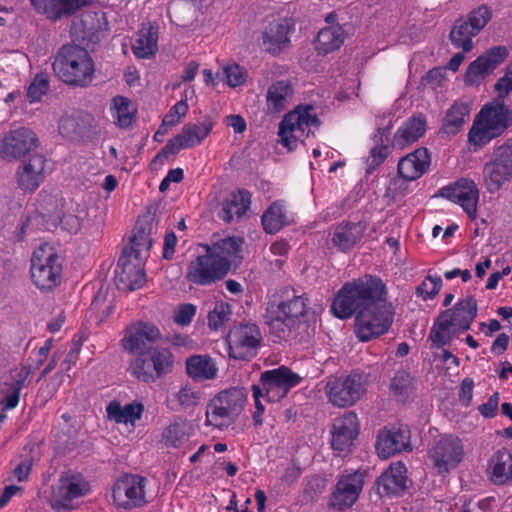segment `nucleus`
Instances as JSON below:
<instances>
[{
	"label": "nucleus",
	"instance_id": "nucleus-1",
	"mask_svg": "<svg viewBox=\"0 0 512 512\" xmlns=\"http://www.w3.org/2000/svg\"><path fill=\"white\" fill-rule=\"evenodd\" d=\"M386 302L385 283L379 277L366 274L346 282L341 287L334 298L331 310L336 317L347 319L359 312L375 309Z\"/></svg>",
	"mask_w": 512,
	"mask_h": 512
},
{
	"label": "nucleus",
	"instance_id": "nucleus-2",
	"mask_svg": "<svg viewBox=\"0 0 512 512\" xmlns=\"http://www.w3.org/2000/svg\"><path fill=\"white\" fill-rule=\"evenodd\" d=\"M279 302H270L264 315L265 322L271 333L279 339L290 336L308 312L309 300L306 294H298L293 288H284Z\"/></svg>",
	"mask_w": 512,
	"mask_h": 512
},
{
	"label": "nucleus",
	"instance_id": "nucleus-3",
	"mask_svg": "<svg viewBox=\"0 0 512 512\" xmlns=\"http://www.w3.org/2000/svg\"><path fill=\"white\" fill-rule=\"evenodd\" d=\"M478 306L474 296L458 301L451 309L441 312L430 330L429 339L433 346L442 348L470 326L477 316Z\"/></svg>",
	"mask_w": 512,
	"mask_h": 512
},
{
	"label": "nucleus",
	"instance_id": "nucleus-4",
	"mask_svg": "<svg viewBox=\"0 0 512 512\" xmlns=\"http://www.w3.org/2000/svg\"><path fill=\"white\" fill-rule=\"evenodd\" d=\"M55 74L71 86L86 87L94 75V62L89 52L78 45H63L53 62Z\"/></svg>",
	"mask_w": 512,
	"mask_h": 512
},
{
	"label": "nucleus",
	"instance_id": "nucleus-5",
	"mask_svg": "<svg viewBox=\"0 0 512 512\" xmlns=\"http://www.w3.org/2000/svg\"><path fill=\"white\" fill-rule=\"evenodd\" d=\"M246 399L244 388L233 387L220 392L207 405L206 424L220 429L228 427L242 412Z\"/></svg>",
	"mask_w": 512,
	"mask_h": 512
},
{
	"label": "nucleus",
	"instance_id": "nucleus-6",
	"mask_svg": "<svg viewBox=\"0 0 512 512\" xmlns=\"http://www.w3.org/2000/svg\"><path fill=\"white\" fill-rule=\"evenodd\" d=\"M173 367L174 356L170 350L156 346L139 353L131 362L129 371L139 381L150 383L172 372Z\"/></svg>",
	"mask_w": 512,
	"mask_h": 512
},
{
	"label": "nucleus",
	"instance_id": "nucleus-7",
	"mask_svg": "<svg viewBox=\"0 0 512 512\" xmlns=\"http://www.w3.org/2000/svg\"><path fill=\"white\" fill-rule=\"evenodd\" d=\"M391 130H377L374 134L373 146L366 159L367 173H372L391 154L394 148L404 149L424 135L425 130H398L391 137Z\"/></svg>",
	"mask_w": 512,
	"mask_h": 512
},
{
	"label": "nucleus",
	"instance_id": "nucleus-8",
	"mask_svg": "<svg viewBox=\"0 0 512 512\" xmlns=\"http://www.w3.org/2000/svg\"><path fill=\"white\" fill-rule=\"evenodd\" d=\"M31 278L41 290H51L61 280V258L48 245H42L33 252L31 259Z\"/></svg>",
	"mask_w": 512,
	"mask_h": 512
},
{
	"label": "nucleus",
	"instance_id": "nucleus-9",
	"mask_svg": "<svg viewBox=\"0 0 512 512\" xmlns=\"http://www.w3.org/2000/svg\"><path fill=\"white\" fill-rule=\"evenodd\" d=\"M329 401L337 407L353 406L366 392V378L353 372L346 376H330L325 385Z\"/></svg>",
	"mask_w": 512,
	"mask_h": 512
},
{
	"label": "nucleus",
	"instance_id": "nucleus-10",
	"mask_svg": "<svg viewBox=\"0 0 512 512\" xmlns=\"http://www.w3.org/2000/svg\"><path fill=\"white\" fill-rule=\"evenodd\" d=\"M427 456L436 473L445 475L455 469L464 457L462 440L452 434L441 435L432 442Z\"/></svg>",
	"mask_w": 512,
	"mask_h": 512
},
{
	"label": "nucleus",
	"instance_id": "nucleus-11",
	"mask_svg": "<svg viewBox=\"0 0 512 512\" xmlns=\"http://www.w3.org/2000/svg\"><path fill=\"white\" fill-rule=\"evenodd\" d=\"M393 322V309L388 302L375 309H368L355 315V330L362 342L370 341L385 334Z\"/></svg>",
	"mask_w": 512,
	"mask_h": 512
},
{
	"label": "nucleus",
	"instance_id": "nucleus-12",
	"mask_svg": "<svg viewBox=\"0 0 512 512\" xmlns=\"http://www.w3.org/2000/svg\"><path fill=\"white\" fill-rule=\"evenodd\" d=\"M512 178V145L504 144L494 150L491 161L485 163L483 180L490 193L501 189Z\"/></svg>",
	"mask_w": 512,
	"mask_h": 512
},
{
	"label": "nucleus",
	"instance_id": "nucleus-13",
	"mask_svg": "<svg viewBox=\"0 0 512 512\" xmlns=\"http://www.w3.org/2000/svg\"><path fill=\"white\" fill-rule=\"evenodd\" d=\"M300 377L285 366L264 371L259 382L252 386H258L260 392L265 395L268 402H278L283 399L290 389L296 386Z\"/></svg>",
	"mask_w": 512,
	"mask_h": 512
},
{
	"label": "nucleus",
	"instance_id": "nucleus-14",
	"mask_svg": "<svg viewBox=\"0 0 512 512\" xmlns=\"http://www.w3.org/2000/svg\"><path fill=\"white\" fill-rule=\"evenodd\" d=\"M228 264L216 259L210 252L199 255L187 267L186 279L199 286H208L224 279Z\"/></svg>",
	"mask_w": 512,
	"mask_h": 512
},
{
	"label": "nucleus",
	"instance_id": "nucleus-15",
	"mask_svg": "<svg viewBox=\"0 0 512 512\" xmlns=\"http://www.w3.org/2000/svg\"><path fill=\"white\" fill-rule=\"evenodd\" d=\"M262 337L255 324L233 327L226 338L229 356L237 360H250L260 346Z\"/></svg>",
	"mask_w": 512,
	"mask_h": 512
},
{
	"label": "nucleus",
	"instance_id": "nucleus-16",
	"mask_svg": "<svg viewBox=\"0 0 512 512\" xmlns=\"http://www.w3.org/2000/svg\"><path fill=\"white\" fill-rule=\"evenodd\" d=\"M295 26L291 19L277 18L264 25L259 37V46L262 51L278 56L291 44V34Z\"/></svg>",
	"mask_w": 512,
	"mask_h": 512
},
{
	"label": "nucleus",
	"instance_id": "nucleus-17",
	"mask_svg": "<svg viewBox=\"0 0 512 512\" xmlns=\"http://www.w3.org/2000/svg\"><path fill=\"white\" fill-rule=\"evenodd\" d=\"M115 282L118 289L135 291L146 283L142 257L134 251L124 249L115 270Z\"/></svg>",
	"mask_w": 512,
	"mask_h": 512
},
{
	"label": "nucleus",
	"instance_id": "nucleus-18",
	"mask_svg": "<svg viewBox=\"0 0 512 512\" xmlns=\"http://www.w3.org/2000/svg\"><path fill=\"white\" fill-rule=\"evenodd\" d=\"M509 56L504 45L493 46L472 61L467 67L464 81L468 86L480 85Z\"/></svg>",
	"mask_w": 512,
	"mask_h": 512
},
{
	"label": "nucleus",
	"instance_id": "nucleus-19",
	"mask_svg": "<svg viewBox=\"0 0 512 512\" xmlns=\"http://www.w3.org/2000/svg\"><path fill=\"white\" fill-rule=\"evenodd\" d=\"M39 139L33 130H9L0 139V158L15 161L34 151Z\"/></svg>",
	"mask_w": 512,
	"mask_h": 512
},
{
	"label": "nucleus",
	"instance_id": "nucleus-20",
	"mask_svg": "<svg viewBox=\"0 0 512 512\" xmlns=\"http://www.w3.org/2000/svg\"><path fill=\"white\" fill-rule=\"evenodd\" d=\"M146 478L140 475H125L113 487L112 497L121 508L132 509L142 507L145 500Z\"/></svg>",
	"mask_w": 512,
	"mask_h": 512
},
{
	"label": "nucleus",
	"instance_id": "nucleus-21",
	"mask_svg": "<svg viewBox=\"0 0 512 512\" xmlns=\"http://www.w3.org/2000/svg\"><path fill=\"white\" fill-rule=\"evenodd\" d=\"M439 195L460 204L472 220L476 219L479 189L473 180L462 178L453 185L441 188Z\"/></svg>",
	"mask_w": 512,
	"mask_h": 512
},
{
	"label": "nucleus",
	"instance_id": "nucleus-22",
	"mask_svg": "<svg viewBox=\"0 0 512 512\" xmlns=\"http://www.w3.org/2000/svg\"><path fill=\"white\" fill-rule=\"evenodd\" d=\"M161 338L159 329L153 324L138 323L126 328L122 340L123 348L130 353H139L156 347V342Z\"/></svg>",
	"mask_w": 512,
	"mask_h": 512
},
{
	"label": "nucleus",
	"instance_id": "nucleus-23",
	"mask_svg": "<svg viewBox=\"0 0 512 512\" xmlns=\"http://www.w3.org/2000/svg\"><path fill=\"white\" fill-rule=\"evenodd\" d=\"M375 448L383 459L410 449V432L402 427H385L378 433Z\"/></svg>",
	"mask_w": 512,
	"mask_h": 512
},
{
	"label": "nucleus",
	"instance_id": "nucleus-24",
	"mask_svg": "<svg viewBox=\"0 0 512 512\" xmlns=\"http://www.w3.org/2000/svg\"><path fill=\"white\" fill-rule=\"evenodd\" d=\"M512 110L503 101L486 103L476 115L471 128H509Z\"/></svg>",
	"mask_w": 512,
	"mask_h": 512
},
{
	"label": "nucleus",
	"instance_id": "nucleus-25",
	"mask_svg": "<svg viewBox=\"0 0 512 512\" xmlns=\"http://www.w3.org/2000/svg\"><path fill=\"white\" fill-rule=\"evenodd\" d=\"M363 484V475L360 472L342 476L332 493L330 505L339 510L351 507L358 499Z\"/></svg>",
	"mask_w": 512,
	"mask_h": 512
},
{
	"label": "nucleus",
	"instance_id": "nucleus-26",
	"mask_svg": "<svg viewBox=\"0 0 512 512\" xmlns=\"http://www.w3.org/2000/svg\"><path fill=\"white\" fill-rule=\"evenodd\" d=\"M46 159L35 154L27 162L22 163L16 170V183L23 192H34L45 179Z\"/></svg>",
	"mask_w": 512,
	"mask_h": 512
},
{
	"label": "nucleus",
	"instance_id": "nucleus-27",
	"mask_svg": "<svg viewBox=\"0 0 512 512\" xmlns=\"http://www.w3.org/2000/svg\"><path fill=\"white\" fill-rule=\"evenodd\" d=\"M358 432V417L354 412H347L342 417L336 418L332 428V448L340 452L347 451Z\"/></svg>",
	"mask_w": 512,
	"mask_h": 512
},
{
	"label": "nucleus",
	"instance_id": "nucleus-28",
	"mask_svg": "<svg viewBox=\"0 0 512 512\" xmlns=\"http://www.w3.org/2000/svg\"><path fill=\"white\" fill-rule=\"evenodd\" d=\"M243 238L228 236L212 240L211 244H202L205 251L210 252L216 259L228 264V271L233 265H238L242 260Z\"/></svg>",
	"mask_w": 512,
	"mask_h": 512
},
{
	"label": "nucleus",
	"instance_id": "nucleus-29",
	"mask_svg": "<svg viewBox=\"0 0 512 512\" xmlns=\"http://www.w3.org/2000/svg\"><path fill=\"white\" fill-rule=\"evenodd\" d=\"M407 469L401 462L391 464L375 482L380 497L401 495L407 489Z\"/></svg>",
	"mask_w": 512,
	"mask_h": 512
},
{
	"label": "nucleus",
	"instance_id": "nucleus-30",
	"mask_svg": "<svg viewBox=\"0 0 512 512\" xmlns=\"http://www.w3.org/2000/svg\"><path fill=\"white\" fill-rule=\"evenodd\" d=\"M88 491L89 484L81 475L67 473L60 478V484L55 493V506L70 508L73 499L84 496Z\"/></svg>",
	"mask_w": 512,
	"mask_h": 512
},
{
	"label": "nucleus",
	"instance_id": "nucleus-31",
	"mask_svg": "<svg viewBox=\"0 0 512 512\" xmlns=\"http://www.w3.org/2000/svg\"><path fill=\"white\" fill-rule=\"evenodd\" d=\"M251 193L245 189H239L229 193L220 204L218 217L226 223L239 220L249 209Z\"/></svg>",
	"mask_w": 512,
	"mask_h": 512
},
{
	"label": "nucleus",
	"instance_id": "nucleus-32",
	"mask_svg": "<svg viewBox=\"0 0 512 512\" xmlns=\"http://www.w3.org/2000/svg\"><path fill=\"white\" fill-rule=\"evenodd\" d=\"M159 26L157 23H143L132 43V51L139 59H150L158 51Z\"/></svg>",
	"mask_w": 512,
	"mask_h": 512
},
{
	"label": "nucleus",
	"instance_id": "nucleus-33",
	"mask_svg": "<svg viewBox=\"0 0 512 512\" xmlns=\"http://www.w3.org/2000/svg\"><path fill=\"white\" fill-rule=\"evenodd\" d=\"M209 131L210 130H182L180 134L168 140L154 160L162 161L168 159L170 155H176L182 149L191 148L200 144L208 136Z\"/></svg>",
	"mask_w": 512,
	"mask_h": 512
},
{
	"label": "nucleus",
	"instance_id": "nucleus-34",
	"mask_svg": "<svg viewBox=\"0 0 512 512\" xmlns=\"http://www.w3.org/2000/svg\"><path fill=\"white\" fill-rule=\"evenodd\" d=\"M487 475L495 485L512 483V453L505 448L497 450L489 459Z\"/></svg>",
	"mask_w": 512,
	"mask_h": 512
},
{
	"label": "nucleus",
	"instance_id": "nucleus-35",
	"mask_svg": "<svg viewBox=\"0 0 512 512\" xmlns=\"http://www.w3.org/2000/svg\"><path fill=\"white\" fill-rule=\"evenodd\" d=\"M430 154L426 148H420L403 157L398 163V173L406 180L420 178L429 168Z\"/></svg>",
	"mask_w": 512,
	"mask_h": 512
},
{
	"label": "nucleus",
	"instance_id": "nucleus-36",
	"mask_svg": "<svg viewBox=\"0 0 512 512\" xmlns=\"http://www.w3.org/2000/svg\"><path fill=\"white\" fill-rule=\"evenodd\" d=\"M365 225L361 222L341 223L335 227L332 243L341 251L346 252L354 247L365 232Z\"/></svg>",
	"mask_w": 512,
	"mask_h": 512
},
{
	"label": "nucleus",
	"instance_id": "nucleus-37",
	"mask_svg": "<svg viewBox=\"0 0 512 512\" xmlns=\"http://www.w3.org/2000/svg\"><path fill=\"white\" fill-rule=\"evenodd\" d=\"M321 124L312 105H298L284 115L278 128H303L304 126L310 128L319 127Z\"/></svg>",
	"mask_w": 512,
	"mask_h": 512
},
{
	"label": "nucleus",
	"instance_id": "nucleus-38",
	"mask_svg": "<svg viewBox=\"0 0 512 512\" xmlns=\"http://www.w3.org/2000/svg\"><path fill=\"white\" fill-rule=\"evenodd\" d=\"M345 40V32L342 26L332 25L322 28L316 37L315 47L318 54L327 55L339 49Z\"/></svg>",
	"mask_w": 512,
	"mask_h": 512
},
{
	"label": "nucleus",
	"instance_id": "nucleus-39",
	"mask_svg": "<svg viewBox=\"0 0 512 512\" xmlns=\"http://www.w3.org/2000/svg\"><path fill=\"white\" fill-rule=\"evenodd\" d=\"M64 205L65 199L60 195L41 193L39 195L37 211L49 225L56 227Z\"/></svg>",
	"mask_w": 512,
	"mask_h": 512
},
{
	"label": "nucleus",
	"instance_id": "nucleus-40",
	"mask_svg": "<svg viewBox=\"0 0 512 512\" xmlns=\"http://www.w3.org/2000/svg\"><path fill=\"white\" fill-rule=\"evenodd\" d=\"M144 411V405L139 402H134L121 406L118 401H111L107 408V417L117 423H131L134 424L140 420Z\"/></svg>",
	"mask_w": 512,
	"mask_h": 512
},
{
	"label": "nucleus",
	"instance_id": "nucleus-41",
	"mask_svg": "<svg viewBox=\"0 0 512 512\" xmlns=\"http://www.w3.org/2000/svg\"><path fill=\"white\" fill-rule=\"evenodd\" d=\"M187 374L197 381L213 379L217 373V367L212 358L207 355H194L186 361Z\"/></svg>",
	"mask_w": 512,
	"mask_h": 512
},
{
	"label": "nucleus",
	"instance_id": "nucleus-42",
	"mask_svg": "<svg viewBox=\"0 0 512 512\" xmlns=\"http://www.w3.org/2000/svg\"><path fill=\"white\" fill-rule=\"evenodd\" d=\"M477 35L478 32L472 30L466 19L459 18L452 26L449 38L455 48L470 52L473 49V38Z\"/></svg>",
	"mask_w": 512,
	"mask_h": 512
},
{
	"label": "nucleus",
	"instance_id": "nucleus-43",
	"mask_svg": "<svg viewBox=\"0 0 512 512\" xmlns=\"http://www.w3.org/2000/svg\"><path fill=\"white\" fill-rule=\"evenodd\" d=\"M293 94V89L289 81L279 80L274 82L267 91V103L275 111L280 112L284 109L288 97Z\"/></svg>",
	"mask_w": 512,
	"mask_h": 512
},
{
	"label": "nucleus",
	"instance_id": "nucleus-44",
	"mask_svg": "<svg viewBox=\"0 0 512 512\" xmlns=\"http://www.w3.org/2000/svg\"><path fill=\"white\" fill-rule=\"evenodd\" d=\"M193 433L192 425L186 420H176L163 432V440L167 446L177 447L186 441Z\"/></svg>",
	"mask_w": 512,
	"mask_h": 512
},
{
	"label": "nucleus",
	"instance_id": "nucleus-45",
	"mask_svg": "<svg viewBox=\"0 0 512 512\" xmlns=\"http://www.w3.org/2000/svg\"><path fill=\"white\" fill-rule=\"evenodd\" d=\"M287 224L284 206L278 202L273 203L262 216V225L269 234L278 232Z\"/></svg>",
	"mask_w": 512,
	"mask_h": 512
},
{
	"label": "nucleus",
	"instance_id": "nucleus-46",
	"mask_svg": "<svg viewBox=\"0 0 512 512\" xmlns=\"http://www.w3.org/2000/svg\"><path fill=\"white\" fill-rule=\"evenodd\" d=\"M113 104L116 109V114L119 128L129 127L134 118V108L132 102L124 96H116L113 98Z\"/></svg>",
	"mask_w": 512,
	"mask_h": 512
},
{
	"label": "nucleus",
	"instance_id": "nucleus-47",
	"mask_svg": "<svg viewBox=\"0 0 512 512\" xmlns=\"http://www.w3.org/2000/svg\"><path fill=\"white\" fill-rule=\"evenodd\" d=\"M326 485V479L319 475H313L307 478L301 496V502L307 504L316 501L325 491Z\"/></svg>",
	"mask_w": 512,
	"mask_h": 512
},
{
	"label": "nucleus",
	"instance_id": "nucleus-48",
	"mask_svg": "<svg viewBox=\"0 0 512 512\" xmlns=\"http://www.w3.org/2000/svg\"><path fill=\"white\" fill-rule=\"evenodd\" d=\"M493 12L490 7L482 4L472 9L465 17L466 21L472 27V30L480 33V31L488 24L492 19Z\"/></svg>",
	"mask_w": 512,
	"mask_h": 512
},
{
	"label": "nucleus",
	"instance_id": "nucleus-49",
	"mask_svg": "<svg viewBox=\"0 0 512 512\" xmlns=\"http://www.w3.org/2000/svg\"><path fill=\"white\" fill-rule=\"evenodd\" d=\"M222 79L231 88H236L245 84L248 72L238 63L227 64L222 70Z\"/></svg>",
	"mask_w": 512,
	"mask_h": 512
},
{
	"label": "nucleus",
	"instance_id": "nucleus-50",
	"mask_svg": "<svg viewBox=\"0 0 512 512\" xmlns=\"http://www.w3.org/2000/svg\"><path fill=\"white\" fill-rule=\"evenodd\" d=\"M503 130H469L468 144L469 150L477 152L491 140L499 137Z\"/></svg>",
	"mask_w": 512,
	"mask_h": 512
},
{
	"label": "nucleus",
	"instance_id": "nucleus-51",
	"mask_svg": "<svg viewBox=\"0 0 512 512\" xmlns=\"http://www.w3.org/2000/svg\"><path fill=\"white\" fill-rule=\"evenodd\" d=\"M230 317V305L224 301L216 302L213 310L208 314V325L210 329L218 330L230 320Z\"/></svg>",
	"mask_w": 512,
	"mask_h": 512
},
{
	"label": "nucleus",
	"instance_id": "nucleus-52",
	"mask_svg": "<svg viewBox=\"0 0 512 512\" xmlns=\"http://www.w3.org/2000/svg\"><path fill=\"white\" fill-rule=\"evenodd\" d=\"M49 76L46 73H38L27 89V98L30 103L38 102L49 91Z\"/></svg>",
	"mask_w": 512,
	"mask_h": 512
},
{
	"label": "nucleus",
	"instance_id": "nucleus-53",
	"mask_svg": "<svg viewBox=\"0 0 512 512\" xmlns=\"http://www.w3.org/2000/svg\"><path fill=\"white\" fill-rule=\"evenodd\" d=\"M151 227L137 226L136 231L131 239L132 246L128 249V252L134 251L138 257H141L143 250L149 251L152 246V238L150 237Z\"/></svg>",
	"mask_w": 512,
	"mask_h": 512
},
{
	"label": "nucleus",
	"instance_id": "nucleus-54",
	"mask_svg": "<svg viewBox=\"0 0 512 512\" xmlns=\"http://www.w3.org/2000/svg\"><path fill=\"white\" fill-rule=\"evenodd\" d=\"M470 107L463 102H455L446 113V124L455 128H461L469 117Z\"/></svg>",
	"mask_w": 512,
	"mask_h": 512
},
{
	"label": "nucleus",
	"instance_id": "nucleus-55",
	"mask_svg": "<svg viewBox=\"0 0 512 512\" xmlns=\"http://www.w3.org/2000/svg\"><path fill=\"white\" fill-rule=\"evenodd\" d=\"M54 10V17L70 15L89 3L90 0H50Z\"/></svg>",
	"mask_w": 512,
	"mask_h": 512
},
{
	"label": "nucleus",
	"instance_id": "nucleus-56",
	"mask_svg": "<svg viewBox=\"0 0 512 512\" xmlns=\"http://www.w3.org/2000/svg\"><path fill=\"white\" fill-rule=\"evenodd\" d=\"M442 286V279L439 276H427L416 288V294L424 300L434 298Z\"/></svg>",
	"mask_w": 512,
	"mask_h": 512
},
{
	"label": "nucleus",
	"instance_id": "nucleus-57",
	"mask_svg": "<svg viewBox=\"0 0 512 512\" xmlns=\"http://www.w3.org/2000/svg\"><path fill=\"white\" fill-rule=\"evenodd\" d=\"M412 385V377L409 372L400 370L391 380L390 388L395 395L403 396L409 393Z\"/></svg>",
	"mask_w": 512,
	"mask_h": 512
},
{
	"label": "nucleus",
	"instance_id": "nucleus-58",
	"mask_svg": "<svg viewBox=\"0 0 512 512\" xmlns=\"http://www.w3.org/2000/svg\"><path fill=\"white\" fill-rule=\"evenodd\" d=\"M188 104L186 100L178 101L174 106H172L169 112L164 116L162 125L163 126H175L179 124L180 119L187 114Z\"/></svg>",
	"mask_w": 512,
	"mask_h": 512
},
{
	"label": "nucleus",
	"instance_id": "nucleus-59",
	"mask_svg": "<svg viewBox=\"0 0 512 512\" xmlns=\"http://www.w3.org/2000/svg\"><path fill=\"white\" fill-rule=\"evenodd\" d=\"M201 399V394L192 388L185 386L177 393V400L180 406L187 410L196 407Z\"/></svg>",
	"mask_w": 512,
	"mask_h": 512
},
{
	"label": "nucleus",
	"instance_id": "nucleus-60",
	"mask_svg": "<svg viewBox=\"0 0 512 512\" xmlns=\"http://www.w3.org/2000/svg\"><path fill=\"white\" fill-rule=\"evenodd\" d=\"M445 80V69L434 67L430 69L421 79V85L436 90L442 86Z\"/></svg>",
	"mask_w": 512,
	"mask_h": 512
},
{
	"label": "nucleus",
	"instance_id": "nucleus-61",
	"mask_svg": "<svg viewBox=\"0 0 512 512\" xmlns=\"http://www.w3.org/2000/svg\"><path fill=\"white\" fill-rule=\"evenodd\" d=\"M58 224L62 225V228L69 233H77L82 226V218L79 215L73 213H63L60 215Z\"/></svg>",
	"mask_w": 512,
	"mask_h": 512
},
{
	"label": "nucleus",
	"instance_id": "nucleus-62",
	"mask_svg": "<svg viewBox=\"0 0 512 512\" xmlns=\"http://www.w3.org/2000/svg\"><path fill=\"white\" fill-rule=\"evenodd\" d=\"M500 395L499 392L493 393L488 401L478 407V410L485 418H493L496 416L498 411Z\"/></svg>",
	"mask_w": 512,
	"mask_h": 512
},
{
	"label": "nucleus",
	"instance_id": "nucleus-63",
	"mask_svg": "<svg viewBox=\"0 0 512 512\" xmlns=\"http://www.w3.org/2000/svg\"><path fill=\"white\" fill-rule=\"evenodd\" d=\"M195 313L196 307L193 304H182L174 316V321L180 325H188Z\"/></svg>",
	"mask_w": 512,
	"mask_h": 512
},
{
	"label": "nucleus",
	"instance_id": "nucleus-64",
	"mask_svg": "<svg viewBox=\"0 0 512 512\" xmlns=\"http://www.w3.org/2000/svg\"><path fill=\"white\" fill-rule=\"evenodd\" d=\"M512 91V79L507 77L506 75H503L500 77L495 85H494V92L496 93L498 99H504L507 97L510 92Z\"/></svg>",
	"mask_w": 512,
	"mask_h": 512
}]
</instances>
